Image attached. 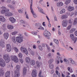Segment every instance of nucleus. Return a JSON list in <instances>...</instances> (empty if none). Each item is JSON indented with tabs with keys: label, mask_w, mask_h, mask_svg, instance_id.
<instances>
[{
	"label": "nucleus",
	"mask_w": 77,
	"mask_h": 77,
	"mask_svg": "<svg viewBox=\"0 0 77 77\" xmlns=\"http://www.w3.org/2000/svg\"><path fill=\"white\" fill-rule=\"evenodd\" d=\"M1 9H2L1 11V14H5V16L10 17L13 15V14L11 12H9V10L6 9L5 7L2 6L1 7Z\"/></svg>",
	"instance_id": "obj_1"
},
{
	"label": "nucleus",
	"mask_w": 77,
	"mask_h": 77,
	"mask_svg": "<svg viewBox=\"0 0 77 77\" xmlns=\"http://www.w3.org/2000/svg\"><path fill=\"white\" fill-rule=\"evenodd\" d=\"M19 36L16 37V41L17 42H18V43H21L23 41V36L21 34H19Z\"/></svg>",
	"instance_id": "obj_2"
},
{
	"label": "nucleus",
	"mask_w": 77,
	"mask_h": 77,
	"mask_svg": "<svg viewBox=\"0 0 77 77\" xmlns=\"http://www.w3.org/2000/svg\"><path fill=\"white\" fill-rule=\"evenodd\" d=\"M4 59L5 60L6 63H8L11 60L10 57H9V55L8 54H5L4 55Z\"/></svg>",
	"instance_id": "obj_3"
},
{
	"label": "nucleus",
	"mask_w": 77,
	"mask_h": 77,
	"mask_svg": "<svg viewBox=\"0 0 77 77\" xmlns=\"http://www.w3.org/2000/svg\"><path fill=\"white\" fill-rule=\"evenodd\" d=\"M31 0V4H30V9L31 11V12L33 14V16L34 18H36L37 17V16L36 14L35 13H34V11H33V8H32V2H33V0Z\"/></svg>",
	"instance_id": "obj_4"
},
{
	"label": "nucleus",
	"mask_w": 77,
	"mask_h": 77,
	"mask_svg": "<svg viewBox=\"0 0 77 77\" xmlns=\"http://www.w3.org/2000/svg\"><path fill=\"white\" fill-rule=\"evenodd\" d=\"M0 66L2 67H4L6 66L5 61L3 59L1 58L0 59Z\"/></svg>",
	"instance_id": "obj_5"
},
{
	"label": "nucleus",
	"mask_w": 77,
	"mask_h": 77,
	"mask_svg": "<svg viewBox=\"0 0 77 77\" xmlns=\"http://www.w3.org/2000/svg\"><path fill=\"white\" fill-rule=\"evenodd\" d=\"M11 58L12 60L14 61V62H16V63L18 62V59L17 57L16 56L11 55Z\"/></svg>",
	"instance_id": "obj_6"
},
{
	"label": "nucleus",
	"mask_w": 77,
	"mask_h": 77,
	"mask_svg": "<svg viewBox=\"0 0 77 77\" xmlns=\"http://www.w3.org/2000/svg\"><path fill=\"white\" fill-rule=\"evenodd\" d=\"M20 50L22 53H24L26 54H28V52H27V50L26 48L24 47H21L20 48Z\"/></svg>",
	"instance_id": "obj_7"
},
{
	"label": "nucleus",
	"mask_w": 77,
	"mask_h": 77,
	"mask_svg": "<svg viewBox=\"0 0 77 77\" xmlns=\"http://www.w3.org/2000/svg\"><path fill=\"white\" fill-rule=\"evenodd\" d=\"M20 71L18 70H16L14 71V77H20Z\"/></svg>",
	"instance_id": "obj_8"
},
{
	"label": "nucleus",
	"mask_w": 77,
	"mask_h": 77,
	"mask_svg": "<svg viewBox=\"0 0 77 77\" xmlns=\"http://www.w3.org/2000/svg\"><path fill=\"white\" fill-rule=\"evenodd\" d=\"M70 36L72 41H74V43H75L77 41V38L76 37L75 38L74 34H70Z\"/></svg>",
	"instance_id": "obj_9"
},
{
	"label": "nucleus",
	"mask_w": 77,
	"mask_h": 77,
	"mask_svg": "<svg viewBox=\"0 0 77 77\" xmlns=\"http://www.w3.org/2000/svg\"><path fill=\"white\" fill-rule=\"evenodd\" d=\"M6 48L8 52H10L11 51V46L9 44L6 45Z\"/></svg>",
	"instance_id": "obj_10"
},
{
	"label": "nucleus",
	"mask_w": 77,
	"mask_h": 77,
	"mask_svg": "<svg viewBox=\"0 0 77 77\" xmlns=\"http://www.w3.org/2000/svg\"><path fill=\"white\" fill-rule=\"evenodd\" d=\"M69 60L70 63H72L73 65H74V66H76L77 65V63H75L72 58H69Z\"/></svg>",
	"instance_id": "obj_11"
},
{
	"label": "nucleus",
	"mask_w": 77,
	"mask_h": 77,
	"mask_svg": "<svg viewBox=\"0 0 77 77\" xmlns=\"http://www.w3.org/2000/svg\"><path fill=\"white\" fill-rule=\"evenodd\" d=\"M68 24V21L66 20H65L63 21L62 25L63 27H66Z\"/></svg>",
	"instance_id": "obj_12"
},
{
	"label": "nucleus",
	"mask_w": 77,
	"mask_h": 77,
	"mask_svg": "<svg viewBox=\"0 0 77 77\" xmlns=\"http://www.w3.org/2000/svg\"><path fill=\"white\" fill-rule=\"evenodd\" d=\"M37 75V72H36V70H33L32 71V75L33 77H36Z\"/></svg>",
	"instance_id": "obj_13"
},
{
	"label": "nucleus",
	"mask_w": 77,
	"mask_h": 77,
	"mask_svg": "<svg viewBox=\"0 0 77 77\" xmlns=\"http://www.w3.org/2000/svg\"><path fill=\"white\" fill-rule=\"evenodd\" d=\"M5 42L4 40L3 39H1L0 42V46L2 47H5Z\"/></svg>",
	"instance_id": "obj_14"
},
{
	"label": "nucleus",
	"mask_w": 77,
	"mask_h": 77,
	"mask_svg": "<svg viewBox=\"0 0 77 77\" xmlns=\"http://www.w3.org/2000/svg\"><path fill=\"white\" fill-rule=\"evenodd\" d=\"M44 36H45V35H49V36H51V33L47 30V29H45V32L43 33Z\"/></svg>",
	"instance_id": "obj_15"
},
{
	"label": "nucleus",
	"mask_w": 77,
	"mask_h": 77,
	"mask_svg": "<svg viewBox=\"0 0 77 77\" xmlns=\"http://www.w3.org/2000/svg\"><path fill=\"white\" fill-rule=\"evenodd\" d=\"M27 71V69L26 67H24L23 68V76H24L26 74V72Z\"/></svg>",
	"instance_id": "obj_16"
},
{
	"label": "nucleus",
	"mask_w": 77,
	"mask_h": 77,
	"mask_svg": "<svg viewBox=\"0 0 77 77\" xmlns=\"http://www.w3.org/2000/svg\"><path fill=\"white\" fill-rule=\"evenodd\" d=\"M10 21H11L12 23H14L15 22L16 20L14 17H11L9 18Z\"/></svg>",
	"instance_id": "obj_17"
},
{
	"label": "nucleus",
	"mask_w": 77,
	"mask_h": 77,
	"mask_svg": "<svg viewBox=\"0 0 77 77\" xmlns=\"http://www.w3.org/2000/svg\"><path fill=\"white\" fill-rule=\"evenodd\" d=\"M4 38L5 39H7L9 37V34L8 33H6L4 34Z\"/></svg>",
	"instance_id": "obj_18"
},
{
	"label": "nucleus",
	"mask_w": 77,
	"mask_h": 77,
	"mask_svg": "<svg viewBox=\"0 0 77 77\" xmlns=\"http://www.w3.org/2000/svg\"><path fill=\"white\" fill-rule=\"evenodd\" d=\"M6 20L5 18L3 16H0V21L2 22H5Z\"/></svg>",
	"instance_id": "obj_19"
},
{
	"label": "nucleus",
	"mask_w": 77,
	"mask_h": 77,
	"mask_svg": "<svg viewBox=\"0 0 77 77\" xmlns=\"http://www.w3.org/2000/svg\"><path fill=\"white\" fill-rule=\"evenodd\" d=\"M10 71H7L5 74V77H10Z\"/></svg>",
	"instance_id": "obj_20"
},
{
	"label": "nucleus",
	"mask_w": 77,
	"mask_h": 77,
	"mask_svg": "<svg viewBox=\"0 0 77 77\" xmlns=\"http://www.w3.org/2000/svg\"><path fill=\"white\" fill-rule=\"evenodd\" d=\"M68 10L69 11H74V7L69 6L68 7Z\"/></svg>",
	"instance_id": "obj_21"
},
{
	"label": "nucleus",
	"mask_w": 77,
	"mask_h": 77,
	"mask_svg": "<svg viewBox=\"0 0 77 77\" xmlns=\"http://www.w3.org/2000/svg\"><path fill=\"white\" fill-rule=\"evenodd\" d=\"M38 11L43 14H45V13L43 12V10L41 8H38Z\"/></svg>",
	"instance_id": "obj_22"
},
{
	"label": "nucleus",
	"mask_w": 77,
	"mask_h": 77,
	"mask_svg": "<svg viewBox=\"0 0 77 77\" xmlns=\"http://www.w3.org/2000/svg\"><path fill=\"white\" fill-rule=\"evenodd\" d=\"M8 8H11L13 10L15 9V8L11 5H8Z\"/></svg>",
	"instance_id": "obj_23"
},
{
	"label": "nucleus",
	"mask_w": 77,
	"mask_h": 77,
	"mask_svg": "<svg viewBox=\"0 0 77 77\" xmlns=\"http://www.w3.org/2000/svg\"><path fill=\"white\" fill-rule=\"evenodd\" d=\"M63 4L62 2H60L57 3V6H63Z\"/></svg>",
	"instance_id": "obj_24"
},
{
	"label": "nucleus",
	"mask_w": 77,
	"mask_h": 77,
	"mask_svg": "<svg viewBox=\"0 0 77 77\" xmlns=\"http://www.w3.org/2000/svg\"><path fill=\"white\" fill-rule=\"evenodd\" d=\"M26 62L27 63H29L30 62V58L29 57H26Z\"/></svg>",
	"instance_id": "obj_25"
},
{
	"label": "nucleus",
	"mask_w": 77,
	"mask_h": 77,
	"mask_svg": "<svg viewBox=\"0 0 77 77\" xmlns=\"http://www.w3.org/2000/svg\"><path fill=\"white\" fill-rule=\"evenodd\" d=\"M35 26L39 28L40 26H42V25L40 23H37L35 24Z\"/></svg>",
	"instance_id": "obj_26"
},
{
	"label": "nucleus",
	"mask_w": 77,
	"mask_h": 77,
	"mask_svg": "<svg viewBox=\"0 0 77 77\" xmlns=\"http://www.w3.org/2000/svg\"><path fill=\"white\" fill-rule=\"evenodd\" d=\"M30 64L31 65H35V61H34V60H32Z\"/></svg>",
	"instance_id": "obj_27"
},
{
	"label": "nucleus",
	"mask_w": 77,
	"mask_h": 77,
	"mask_svg": "<svg viewBox=\"0 0 77 77\" xmlns=\"http://www.w3.org/2000/svg\"><path fill=\"white\" fill-rule=\"evenodd\" d=\"M54 61V59H51L48 61V63H53Z\"/></svg>",
	"instance_id": "obj_28"
},
{
	"label": "nucleus",
	"mask_w": 77,
	"mask_h": 77,
	"mask_svg": "<svg viewBox=\"0 0 77 77\" xmlns=\"http://www.w3.org/2000/svg\"><path fill=\"white\" fill-rule=\"evenodd\" d=\"M16 67L17 69V70H18V71H19L20 69V68H21V67L20 65H17L16 66Z\"/></svg>",
	"instance_id": "obj_29"
},
{
	"label": "nucleus",
	"mask_w": 77,
	"mask_h": 77,
	"mask_svg": "<svg viewBox=\"0 0 77 77\" xmlns=\"http://www.w3.org/2000/svg\"><path fill=\"white\" fill-rule=\"evenodd\" d=\"M12 40L14 43H16V41H15V36L12 37Z\"/></svg>",
	"instance_id": "obj_30"
},
{
	"label": "nucleus",
	"mask_w": 77,
	"mask_h": 77,
	"mask_svg": "<svg viewBox=\"0 0 77 77\" xmlns=\"http://www.w3.org/2000/svg\"><path fill=\"white\" fill-rule=\"evenodd\" d=\"M75 28H72L71 29L70 31L69 32L70 33H72L74 31H75Z\"/></svg>",
	"instance_id": "obj_31"
},
{
	"label": "nucleus",
	"mask_w": 77,
	"mask_h": 77,
	"mask_svg": "<svg viewBox=\"0 0 77 77\" xmlns=\"http://www.w3.org/2000/svg\"><path fill=\"white\" fill-rule=\"evenodd\" d=\"M65 10L64 9H63L62 10L60 11V14H62L63 13H65Z\"/></svg>",
	"instance_id": "obj_32"
},
{
	"label": "nucleus",
	"mask_w": 77,
	"mask_h": 77,
	"mask_svg": "<svg viewBox=\"0 0 77 77\" xmlns=\"http://www.w3.org/2000/svg\"><path fill=\"white\" fill-rule=\"evenodd\" d=\"M8 27L9 29H13V26L12 25H8Z\"/></svg>",
	"instance_id": "obj_33"
},
{
	"label": "nucleus",
	"mask_w": 77,
	"mask_h": 77,
	"mask_svg": "<svg viewBox=\"0 0 77 77\" xmlns=\"http://www.w3.org/2000/svg\"><path fill=\"white\" fill-rule=\"evenodd\" d=\"M70 2H71V0H67L65 3V4H66V5H67L68 4H69V3H70Z\"/></svg>",
	"instance_id": "obj_34"
},
{
	"label": "nucleus",
	"mask_w": 77,
	"mask_h": 77,
	"mask_svg": "<svg viewBox=\"0 0 77 77\" xmlns=\"http://www.w3.org/2000/svg\"><path fill=\"white\" fill-rule=\"evenodd\" d=\"M71 26H72V25H69L67 28V30H70V29H71Z\"/></svg>",
	"instance_id": "obj_35"
},
{
	"label": "nucleus",
	"mask_w": 77,
	"mask_h": 77,
	"mask_svg": "<svg viewBox=\"0 0 77 77\" xmlns=\"http://www.w3.org/2000/svg\"><path fill=\"white\" fill-rule=\"evenodd\" d=\"M17 33H18V32L17 31H14V32H12L11 33V34L12 35H15L17 34Z\"/></svg>",
	"instance_id": "obj_36"
},
{
	"label": "nucleus",
	"mask_w": 77,
	"mask_h": 77,
	"mask_svg": "<svg viewBox=\"0 0 77 77\" xmlns=\"http://www.w3.org/2000/svg\"><path fill=\"white\" fill-rule=\"evenodd\" d=\"M3 75V71L2 70H0V76H2Z\"/></svg>",
	"instance_id": "obj_37"
},
{
	"label": "nucleus",
	"mask_w": 77,
	"mask_h": 77,
	"mask_svg": "<svg viewBox=\"0 0 77 77\" xmlns=\"http://www.w3.org/2000/svg\"><path fill=\"white\" fill-rule=\"evenodd\" d=\"M20 22L22 24H25V25H26V23H25V22L24 20H20Z\"/></svg>",
	"instance_id": "obj_38"
},
{
	"label": "nucleus",
	"mask_w": 77,
	"mask_h": 77,
	"mask_svg": "<svg viewBox=\"0 0 77 77\" xmlns=\"http://www.w3.org/2000/svg\"><path fill=\"white\" fill-rule=\"evenodd\" d=\"M49 67L51 69H53V64H52L51 65V64H49Z\"/></svg>",
	"instance_id": "obj_39"
},
{
	"label": "nucleus",
	"mask_w": 77,
	"mask_h": 77,
	"mask_svg": "<svg viewBox=\"0 0 77 77\" xmlns=\"http://www.w3.org/2000/svg\"><path fill=\"white\" fill-rule=\"evenodd\" d=\"M54 42L56 44H59V41L58 40H56V39L54 40Z\"/></svg>",
	"instance_id": "obj_40"
},
{
	"label": "nucleus",
	"mask_w": 77,
	"mask_h": 77,
	"mask_svg": "<svg viewBox=\"0 0 77 77\" xmlns=\"http://www.w3.org/2000/svg\"><path fill=\"white\" fill-rule=\"evenodd\" d=\"M44 36H45V38H46L47 39H50V36H49V35H44Z\"/></svg>",
	"instance_id": "obj_41"
},
{
	"label": "nucleus",
	"mask_w": 77,
	"mask_h": 77,
	"mask_svg": "<svg viewBox=\"0 0 77 77\" xmlns=\"http://www.w3.org/2000/svg\"><path fill=\"white\" fill-rule=\"evenodd\" d=\"M31 33L34 35H36L37 34V32H31Z\"/></svg>",
	"instance_id": "obj_42"
},
{
	"label": "nucleus",
	"mask_w": 77,
	"mask_h": 77,
	"mask_svg": "<svg viewBox=\"0 0 77 77\" xmlns=\"http://www.w3.org/2000/svg\"><path fill=\"white\" fill-rule=\"evenodd\" d=\"M38 48L41 51H42V46L41 45H39L38 46Z\"/></svg>",
	"instance_id": "obj_43"
},
{
	"label": "nucleus",
	"mask_w": 77,
	"mask_h": 77,
	"mask_svg": "<svg viewBox=\"0 0 77 77\" xmlns=\"http://www.w3.org/2000/svg\"><path fill=\"white\" fill-rule=\"evenodd\" d=\"M14 50L16 52H18V49H17V47L14 48Z\"/></svg>",
	"instance_id": "obj_44"
},
{
	"label": "nucleus",
	"mask_w": 77,
	"mask_h": 77,
	"mask_svg": "<svg viewBox=\"0 0 77 77\" xmlns=\"http://www.w3.org/2000/svg\"><path fill=\"white\" fill-rule=\"evenodd\" d=\"M38 29H39L40 30H44V28L42 27V26H41L39 28H38Z\"/></svg>",
	"instance_id": "obj_45"
},
{
	"label": "nucleus",
	"mask_w": 77,
	"mask_h": 77,
	"mask_svg": "<svg viewBox=\"0 0 77 77\" xmlns=\"http://www.w3.org/2000/svg\"><path fill=\"white\" fill-rule=\"evenodd\" d=\"M18 56L19 57H22V54H21V53H19L18 55Z\"/></svg>",
	"instance_id": "obj_46"
},
{
	"label": "nucleus",
	"mask_w": 77,
	"mask_h": 77,
	"mask_svg": "<svg viewBox=\"0 0 77 77\" xmlns=\"http://www.w3.org/2000/svg\"><path fill=\"white\" fill-rule=\"evenodd\" d=\"M19 60L20 62L21 63H23V60L22 59L20 58L19 59Z\"/></svg>",
	"instance_id": "obj_47"
},
{
	"label": "nucleus",
	"mask_w": 77,
	"mask_h": 77,
	"mask_svg": "<svg viewBox=\"0 0 77 77\" xmlns=\"http://www.w3.org/2000/svg\"><path fill=\"white\" fill-rule=\"evenodd\" d=\"M21 14H22L23 12V10L22 9H20L18 11Z\"/></svg>",
	"instance_id": "obj_48"
},
{
	"label": "nucleus",
	"mask_w": 77,
	"mask_h": 77,
	"mask_svg": "<svg viewBox=\"0 0 77 77\" xmlns=\"http://www.w3.org/2000/svg\"><path fill=\"white\" fill-rule=\"evenodd\" d=\"M66 18V16L65 15H64L62 16V19H64V18Z\"/></svg>",
	"instance_id": "obj_49"
},
{
	"label": "nucleus",
	"mask_w": 77,
	"mask_h": 77,
	"mask_svg": "<svg viewBox=\"0 0 77 77\" xmlns=\"http://www.w3.org/2000/svg\"><path fill=\"white\" fill-rule=\"evenodd\" d=\"M36 64L38 67H39V66H40V65L39 64V62H37Z\"/></svg>",
	"instance_id": "obj_50"
},
{
	"label": "nucleus",
	"mask_w": 77,
	"mask_h": 77,
	"mask_svg": "<svg viewBox=\"0 0 77 77\" xmlns=\"http://www.w3.org/2000/svg\"><path fill=\"white\" fill-rule=\"evenodd\" d=\"M48 57H51V53H49L48 54Z\"/></svg>",
	"instance_id": "obj_51"
},
{
	"label": "nucleus",
	"mask_w": 77,
	"mask_h": 77,
	"mask_svg": "<svg viewBox=\"0 0 77 77\" xmlns=\"http://www.w3.org/2000/svg\"><path fill=\"white\" fill-rule=\"evenodd\" d=\"M11 4H12L13 5H15V1H13L11 2Z\"/></svg>",
	"instance_id": "obj_52"
},
{
	"label": "nucleus",
	"mask_w": 77,
	"mask_h": 77,
	"mask_svg": "<svg viewBox=\"0 0 77 77\" xmlns=\"http://www.w3.org/2000/svg\"><path fill=\"white\" fill-rule=\"evenodd\" d=\"M42 72L41 71V70H40V72L39 73V74H38L39 77H40V76H41V75Z\"/></svg>",
	"instance_id": "obj_53"
},
{
	"label": "nucleus",
	"mask_w": 77,
	"mask_h": 77,
	"mask_svg": "<svg viewBox=\"0 0 77 77\" xmlns=\"http://www.w3.org/2000/svg\"><path fill=\"white\" fill-rule=\"evenodd\" d=\"M7 2L8 3H11V0H7Z\"/></svg>",
	"instance_id": "obj_54"
},
{
	"label": "nucleus",
	"mask_w": 77,
	"mask_h": 77,
	"mask_svg": "<svg viewBox=\"0 0 77 77\" xmlns=\"http://www.w3.org/2000/svg\"><path fill=\"white\" fill-rule=\"evenodd\" d=\"M74 2L75 5H77V0H74Z\"/></svg>",
	"instance_id": "obj_55"
},
{
	"label": "nucleus",
	"mask_w": 77,
	"mask_h": 77,
	"mask_svg": "<svg viewBox=\"0 0 77 77\" xmlns=\"http://www.w3.org/2000/svg\"><path fill=\"white\" fill-rule=\"evenodd\" d=\"M47 48V50H48L49 51H50V48L49 47H48Z\"/></svg>",
	"instance_id": "obj_56"
},
{
	"label": "nucleus",
	"mask_w": 77,
	"mask_h": 77,
	"mask_svg": "<svg viewBox=\"0 0 77 77\" xmlns=\"http://www.w3.org/2000/svg\"><path fill=\"white\" fill-rule=\"evenodd\" d=\"M68 60H67L66 59H64V61L65 62H68Z\"/></svg>",
	"instance_id": "obj_57"
},
{
	"label": "nucleus",
	"mask_w": 77,
	"mask_h": 77,
	"mask_svg": "<svg viewBox=\"0 0 77 77\" xmlns=\"http://www.w3.org/2000/svg\"><path fill=\"white\" fill-rule=\"evenodd\" d=\"M42 47H45V45L44 43H42Z\"/></svg>",
	"instance_id": "obj_58"
},
{
	"label": "nucleus",
	"mask_w": 77,
	"mask_h": 77,
	"mask_svg": "<svg viewBox=\"0 0 77 77\" xmlns=\"http://www.w3.org/2000/svg\"><path fill=\"white\" fill-rule=\"evenodd\" d=\"M28 51H30V52H31V51H32V49H31L30 48H29L28 49Z\"/></svg>",
	"instance_id": "obj_59"
},
{
	"label": "nucleus",
	"mask_w": 77,
	"mask_h": 77,
	"mask_svg": "<svg viewBox=\"0 0 77 77\" xmlns=\"http://www.w3.org/2000/svg\"><path fill=\"white\" fill-rule=\"evenodd\" d=\"M53 77H57V75H56V74H54L53 75Z\"/></svg>",
	"instance_id": "obj_60"
},
{
	"label": "nucleus",
	"mask_w": 77,
	"mask_h": 77,
	"mask_svg": "<svg viewBox=\"0 0 77 77\" xmlns=\"http://www.w3.org/2000/svg\"><path fill=\"white\" fill-rule=\"evenodd\" d=\"M77 23V22L74 21V23H73V24L74 25H75Z\"/></svg>",
	"instance_id": "obj_61"
},
{
	"label": "nucleus",
	"mask_w": 77,
	"mask_h": 77,
	"mask_svg": "<svg viewBox=\"0 0 77 77\" xmlns=\"http://www.w3.org/2000/svg\"><path fill=\"white\" fill-rule=\"evenodd\" d=\"M69 24H72V22L71 21V20H69Z\"/></svg>",
	"instance_id": "obj_62"
},
{
	"label": "nucleus",
	"mask_w": 77,
	"mask_h": 77,
	"mask_svg": "<svg viewBox=\"0 0 77 77\" xmlns=\"http://www.w3.org/2000/svg\"><path fill=\"white\" fill-rule=\"evenodd\" d=\"M75 36H77V31H76L75 32Z\"/></svg>",
	"instance_id": "obj_63"
},
{
	"label": "nucleus",
	"mask_w": 77,
	"mask_h": 77,
	"mask_svg": "<svg viewBox=\"0 0 77 77\" xmlns=\"http://www.w3.org/2000/svg\"><path fill=\"white\" fill-rule=\"evenodd\" d=\"M48 27H51V24L50 23H49L48 24Z\"/></svg>",
	"instance_id": "obj_64"
}]
</instances>
